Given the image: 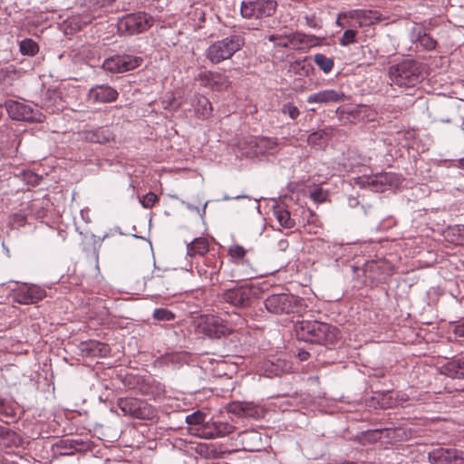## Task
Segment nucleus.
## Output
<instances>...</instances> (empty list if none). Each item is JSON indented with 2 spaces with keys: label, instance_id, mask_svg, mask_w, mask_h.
I'll return each mask as SVG.
<instances>
[{
  "label": "nucleus",
  "instance_id": "obj_52",
  "mask_svg": "<svg viewBox=\"0 0 464 464\" xmlns=\"http://www.w3.org/2000/svg\"><path fill=\"white\" fill-rule=\"evenodd\" d=\"M285 244H286V242H285V241H282V242L280 243V245H285Z\"/></svg>",
  "mask_w": 464,
  "mask_h": 464
},
{
  "label": "nucleus",
  "instance_id": "obj_23",
  "mask_svg": "<svg viewBox=\"0 0 464 464\" xmlns=\"http://www.w3.org/2000/svg\"><path fill=\"white\" fill-rule=\"evenodd\" d=\"M202 419V415L199 411H197L193 414H190L187 416L186 420L187 423L189 425V432L192 435L201 437L200 431H201V425H200V420Z\"/></svg>",
  "mask_w": 464,
  "mask_h": 464
},
{
  "label": "nucleus",
  "instance_id": "obj_3",
  "mask_svg": "<svg viewBox=\"0 0 464 464\" xmlns=\"http://www.w3.org/2000/svg\"><path fill=\"white\" fill-rule=\"evenodd\" d=\"M245 44L244 38L239 34H231L216 41L207 50V57L212 63H219L233 56Z\"/></svg>",
  "mask_w": 464,
  "mask_h": 464
},
{
  "label": "nucleus",
  "instance_id": "obj_16",
  "mask_svg": "<svg viewBox=\"0 0 464 464\" xmlns=\"http://www.w3.org/2000/svg\"><path fill=\"white\" fill-rule=\"evenodd\" d=\"M45 296V291L38 285L23 286L17 293L16 299L19 303L33 304L42 300Z\"/></svg>",
  "mask_w": 464,
  "mask_h": 464
},
{
  "label": "nucleus",
  "instance_id": "obj_28",
  "mask_svg": "<svg viewBox=\"0 0 464 464\" xmlns=\"http://www.w3.org/2000/svg\"><path fill=\"white\" fill-rule=\"evenodd\" d=\"M389 399L391 401L384 402L386 407H394L403 402L407 401L408 397L405 393L396 392V393H388L384 395L383 400Z\"/></svg>",
  "mask_w": 464,
  "mask_h": 464
},
{
  "label": "nucleus",
  "instance_id": "obj_25",
  "mask_svg": "<svg viewBox=\"0 0 464 464\" xmlns=\"http://www.w3.org/2000/svg\"><path fill=\"white\" fill-rule=\"evenodd\" d=\"M314 63L324 72L329 73L334 68V60L323 53H316L314 56Z\"/></svg>",
  "mask_w": 464,
  "mask_h": 464
},
{
  "label": "nucleus",
  "instance_id": "obj_34",
  "mask_svg": "<svg viewBox=\"0 0 464 464\" xmlns=\"http://www.w3.org/2000/svg\"><path fill=\"white\" fill-rule=\"evenodd\" d=\"M203 241L201 238H195L191 243H189L187 246L188 255L189 256H195L196 255H202Z\"/></svg>",
  "mask_w": 464,
  "mask_h": 464
},
{
  "label": "nucleus",
  "instance_id": "obj_42",
  "mask_svg": "<svg viewBox=\"0 0 464 464\" xmlns=\"http://www.w3.org/2000/svg\"><path fill=\"white\" fill-rule=\"evenodd\" d=\"M157 199H158V197L154 193L150 192L142 197V198L140 199V203L144 208H151L155 204Z\"/></svg>",
  "mask_w": 464,
  "mask_h": 464
},
{
  "label": "nucleus",
  "instance_id": "obj_21",
  "mask_svg": "<svg viewBox=\"0 0 464 464\" xmlns=\"http://www.w3.org/2000/svg\"><path fill=\"white\" fill-rule=\"evenodd\" d=\"M274 215L281 227L285 228L294 227L295 220L291 218L290 212L288 210L277 208L274 210Z\"/></svg>",
  "mask_w": 464,
  "mask_h": 464
},
{
  "label": "nucleus",
  "instance_id": "obj_38",
  "mask_svg": "<svg viewBox=\"0 0 464 464\" xmlns=\"http://www.w3.org/2000/svg\"><path fill=\"white\" fill-rule=\"evenodd\" d=\"M290 44L292 50H301L302 48V33H292L289 34Z\"/></svg>",
  "mask_w": 464,
  "mask_h": 464
},
{
  "label": "nucleus",
  "instance_id": "obj_47",
  "mask_svg": "<svg viewBox=\"0 0 464 464\" xmlns=\"http://www.w3.org/2000/svg\"><path fill=\"white\" fill-rule=\"evenodd\" d=\"M187 207L191 210H196L198 213H199V208L198 207H192L190 204H187Z\"/></svg>",
  "mask_w": 464,
  "mask_h": 464
},
{
  "label": "nucleus",
  "instance_id": "obj_22",
  "mask_svg": "<svg viewBox=\"0 0 464 464\" xmlns=\"http://www.w3.org/2000/svg\"><path fill=\"white\" fill-rule=\"evenodd\" d=\"M83 345L84 350L92 356H104L109 352V348L106 344L96 341H90Z\"/></svg>",
  "mask_w": 464,
  "mask_h": 464
},
{
  "label": "nucleus",
  "instance_id": "obj_29",
  "mask_svg": "<svg viewBox=\"0 0 464 464\" xmlns=\"http://www.w3.org/2000/svg\"><path fill=\"white\" fill-rule=\"evenodd\" d=\"M20 51L23 54L32 56L38 52V45L32 39H24L20 43Z\"/></svg>",
  "mask_w": 464,
  "mask_h": 464
},
{
  "label": "nucleus",
  "instance_id": "obj_45",
  "mask_svg": "<svg viewBox=\"0 0 464 464\" xmlns=\"http://www.w3.org/2000/svg\"><path fill=\"white\" fill-rule=\"evenodd\" d=\"M204 79H205V86H208V85L212 86V85L218 84V82H222V81H223V78L221 76H218V81L212 82V80L209 78V75L206 74V73H205Z\"/></svg>",
  "mask_w": 464,
  "mask_h": 464
},
{
  "label": "nucleus",
  "instance_id": "obj_39",
  "mask_svg": "<svg viewBox=\"0 0 464 464\" xmlns=\"http://www.w3.org/2000/svg\"><path fill=\"white\" fill-rule=\"evenodd\" d=\"M228 253L233 259L241 260L246 255V250L241 246L234 245L229 247Z\"/></svg>",
  "mask_w": 464,
  "mask_h": 464
},
{
  "label": "nucleus",
  "instance_id": "obj_46",
  "mask_svg": "<svg viewBox=\"0 0 464 464\" xmlns=\"http://www.w3.org/2000/svg\"><path fill=\"white\" fill-rule=\"evenodd\" d=\"M342 20H339L338 19L336 20V24L337 25H339L340 27H344L345 25L347 26H350V27H353V25L350 23H347V24H344L343 23L341 22Z\"/></svg>",
  "mask_w": 464,
  "mask_h": 464
},
{
  "label": "nucleus",
  "instance_id": "obj_40",
  "mask_svg": "<svg viewBox=\"0 0 464 464\" xmlns=\"http://www.w3.org/2000/svg\"><path fill=\"white\" fill-rule=\"evenodd\" d=\"M282 112L287 114L292 120H295L300 114L299 109L291 103L285 104Z\"/></svg>",
  "mask_w": 464,
  "mask_h": 464
},
{
  "label": "nucleus",
  "instance_id": "obj_48",
  "mask_svg": "<svg viewBox=\"0 0 464 464\" xmlns=\"http://www.w3.org/2000/svg\"><path fill=\"white\" fill-rule=\"evenodd\" d=\"M299 356H300L301 360H305L308 356V353L304 352V353H299Z\"/></svg>",
  "mask_w": 464,
  "mask_h": 464
},
{
  "label": "nucleus",
  "instance_id": "obj_51",
  "mask_svg": "<svg viewBox=\"0 0 464 464\" xmlns=\"http://www.w3.org/2000/svg\"><path fill=\"white\" fill-rule=\"evenodd\" d=\"M81 26H82L81 24H76L75 27L73 28V30H79V29H81Z\"/></svg>",
  "mask_w": 464,
  "mask_h": 464
},
{
  "label": "nucleus",
  "instance_id": "obj_12",
  "mask_svg": "<svg viewBox=\"0 0 464 464\" xmlns=\"http://www.w3.org/2000/svg\"><path fill=\"white\" fill-rule=\"evenodd\" d=\"M252 295V289L248 286L242 285L237 288L228 289L222 295L225 302L235 306L246 305L248 304Z\"/></svg>",
  "mask_w": 464,
  "mask_h": 464
},
{
  "label": "nucleus",
  "instance_id": "obj_8",
  "mask_svg": "<svg viewBox=\"0 0 464 464\" xmlns=\"http://www.w3.org/2000/svg\"><path fill=\"white\" fill-rule=\"evenodd\" d=\"M6 110L9 116L12 119L17 121L43 122L45 119L43 112H41L38 109H34L31 105L21 102H7Z\"/></svg>",
  "mask_w": 464,
  "mask_h": 464
},
{
  "label": "nucleus",
  "instance_id": "obj_5",
  "mask_svg": "<svg viewBox=\"0 0 464 464\" xmlns=\"http://www.w3.org/2000/svg\"><path fill=\"white\" fill-rule=\"evenodd\" d=\"M237 147L242 156L255 158L260 155L274 153L276 142L267 137L249 136L241 140Z\"/></svg>",
  "mask_w": 464,
  "mask_h": 464
},
{
  "label": "nucleus",
  "instance_id": "obj_6",
  "mask_svg": "<svg viewBox=\"0 0 464 464\" xmlns=\"http://www.w3.org/2000/svg\"><path fill=\"white\" fill-rule=\"evenodd\" d=\"M276 5V2L273 0H244L240 5V13L244 18L261 20L274 14Z\"/></svg>",
  "mask_w": 464,
  "mask_h": 464
},
{
  "label": "nucleus",
  "instance_id": "obj_13",
  "mask_svg": "<svg viewBox=\"0 0 464 464\" xmlns=\"http://www.w3.org/2000/svg\"><path fill=\"white\" fill-rule=\"evenodd\" d=\"M117 97V91L109 85H97L92 88L88 93V99L92 102H114Z\"/></svg>",
  "mask_w": 464,
  "mask_h": 464
},
{
  "label": "nucleus",
  "instance_id": "obj_10",
  "mask_svg": "<svg viewBox=\"0 0 464 464\" xmlns=\"http://www.w3.org/2000/svg\"><path fill=\"white\" fill-rule=\"evenodd\" d=\"M153 24L152 17L145 13H135L127 14L120 22V29L135 34L149 29Z\"/></svg>",
  "mask_w": 464,
  "mask_h": 464
},
{
  "label": "nucleus",
  "instance_id": "obj_35",
  "mask_svg": "<svg viewBox=\"0 0 464 464\" xmlns=\"http://www.w3.org/2000/svg\"><path fill=\"white\" fill-rule=\"evenodd\" d=\"M356 31L353 29H347L343 32V36L340 38V44L347 46L351 44L355 43Z\"/></svg>",
  "mask_w": 464,
  "mask_h": 464
},
{
  "label": "nucleus",
  "instance_id": "obj_17",
  "mask_svg": "<svg viewBox=\"0 0 464 464\" xmlns=\"http://www.w3.org/2000/svg\"><path fill=\"white\" fill-rule=\"evenodd\" d=\"M234 427L225 422H208L205 423V439H212L215 437H223L231 433Z\"/></svg>",
  "mask_w": 464,
  "mask_h": 464
},
{
  "label": "nucleus",
  "instance_id": "obj_32",
  "mask_svg": "<svg viewBox=\"0 0 464 464\" xmlns=\"http://www.w3.org/2000/svg\"><path fill=\"white\" fill-rule=\"evenodd\" d=\"M224 453L225 451L222 450L220 446H218L215 443H205V459H216L220 457Z\"/></svg>",
  "mask_w": 464,
  "mask_h": 464
},
{
  "label": "nucleus",
  "instance_id": "obj_31",
  "mask_svg": "<svg viewBox=\"0 0 464 464\" xmlns=\"http://www.w3.org/2000/svg\"><path fill=\"white\" fill-rule=\"evenodd\" d=\"M414 41L418 42L425 50H432L436 46V41L425 33L421 34L419 32L418 36Z\"/></svg>",
  "mask_w": 464,
  "mask_h": 464
},
{
  "label": "nucleus",
  "instance_id": "obj_4",
  "mask_svg": "<svg viewBox=\"0 0 464 464\" xmlns=\"http://www.w3.org/2000/svg\"><path fill=\"white\" fill-rule=\"evenodd\" d=\"M265 306L276 314L301 312L304 307V300L289 293L274 294L265 300Z\"/></svg>",
  "mask_w": 464,
  "mask_h": 464
},
{
  "label": "nucleus",
  "instance_id": "obj_18",
  "mask_svg": "<svg viewBox=\"0 0 464 464\" xmlns=\"http://www.w3.org/2000/svg\"><path fill=\"white\" fill-rule=\"evenodd\" d=\"M62 98L55 91H48L43 102L42 108L47 112L53 113L63 109Z\"/></svg>",
  "mask_w": 464,
  "mask_h": 464
},
{
  "label": "nucleus",
  "instance_id": "obj_2",
  "mask_svg": "<svg viewBox=\"0 0 464 464\" xmlns=\"http://www.w3.org/2000/svg\"><path fill=\"white\" fill-rule=\"evenodd\" d=\"M295 332L299 339L318 344L334 343L338 338L336 327L318 321L298 322Z\"/></svg>",
  "mask_w": 464,
  "mask_h": 464
},
{
  "label": "nucleus",
  "instance_id": "obj_49",
  "mask_svg": "<svg viewBox=\"0 0 464 464\" xmlns=\"http://www.w3.org/2000/svg\"><path fill=\"white\" fill-rule=\"evenodd\" d=\"M457 332L459 334V335L464 336V327L463 328H459L457 330Z\"/></svg>",
  "mask_w": 464,
  "mask_h": 464
},
{
  "label": "nucleus",
  "instance_id": "obj_11",
  "mask_svg": "<svg viewBox=\"0 0 464 464\" xmlns=\"http://www.w3.org/2000/svg\"><path fill=\"white\" fill-rule=\"evenodd\" d=\"M428 458L432 464H464V452L455 449L437 448Z\"/></svg>",
  "mask_w": 464,
  "mask_h": 464
},
{
  "label": "nucleus",
  "instance_id": "obj_1",
  "mask_svg": "<svg viewBox=\"0 0 464 464\" xmlns=\"http://www.w3.org/2000/svg\"><path fill=\"white\" fill-rule=\"evenodd\" d=\"M390 84L400 89L416 86L425 75V68L412 60H404L389 68Z\"/></svg>",
  "mask_w": 464,
  "mask_h": 464
},
{
  "label": "nucleus",
  "instance_id": "obj_26",
  "mask_svg": "<svg viewBox=\"0 0 464 464\" xmlns=\"http://www.w3.org/2000/svg\"><path fill=\"white\" fill-rule=\"evenodd\" d=\"M227 411L239 417H247L251 415V408L241 402H232L227 405Z\"/></svg>",
  "mask_w": 464,
  "mask_h": 464
},
{
  "label": "nucleus",
  "instance_id": "obj_15",
  "mask_svg": "<svg viewBox=\"0 0 464 464\" xmlns=\"http://www.w3.org/2000/svg\"><path fill=\"white\" fill-rule=\"evenodd\" d=\"M229 334V329L221 318L213 314H205V335L219 338Z\"/></svg>",
  "mask_w": 464,
  "mask_h": 464
},
{
  "label": "nucleus",
  "instance_id": "obj_24",
  "mask_svg": "<svg viewBox=\"0 0 464 464\" xmlns=\"http://www.w3.org/2000/svg\"><path fill=\"white\" fill-rule=\"evenodd\" d=\"M118 405H119L120 409L121 410V411L125 415H131V416L139 417V414H138L139 406H138V402L135 400L121 399V400H119Z\"/></svg>",
  "mask_w": 464,
  "mask_h": 464
},
{
  "label": "nucleus",
  "instance_id": "obj_44",
  "mask_svg": "<svg viewBox=\"0 0 464 464\" xmlns=\"http://www.w3.org/2000/svg\"><path fill=\"white\" fill-rule=\"evenodd\" d=\"M305 22L309 27H312V28H320L321 27L320 22L315 18L314 15H313V16L306 15Z\"/></svg>",
  "mask_w": 464,
  "mask_h": 464
},
{
  "label": "nucleus",
  "instance_id": "obj_9",
  "mask_svg": "<svg viewBox=\"0 0 464 464\" xmlns=\"http://www.w3.org/2000/svg\"><path fill=\"white\" fill-rule=\"evenodd\" d=\"M143 59L130 54L115 55L104 60L102 67L105 71L113 73L125 72L134 70L142 64Z\"/></svg>",
  "mask_w": 464,
  "mask_h": 464
},
{
  "label": "nucleus",
  "instance_id": "obj_30",
  "mask_svg": "<svg viewBox=\"0 0 464 464\" xmlns=\"http://www.w3.org/2000/svg\"><path fill=\"white\" fill-rule=\"evenodd\" d=\"M328 132L325 130H319L311 133L307 141L311 145H318L321 146L327 139Z\"/></svg>",
  "mask_w": 464,
  "mask_h": 464
},
{
  "label": "nucleus",
  "instance_id": "obj_7",
  "mask_svg": "<svg viewBox=\"0 0 464 464\" xmlns=\"http://www.w3.org/2000/svg\"><path fill=\"white\" fill-rule=\"evenodd\" d=\"M357 184L362 187H369L376 192H382L398 187L401 184V177L395 173L383 172L372 176L359 177Z\"/></svg>",
  "mask_w": 464,
  "mask_h": 464
},
{
  "label": "nucleus",
  "instance_id": "obj_37",
  "mask_svg": "<svg viewBox=\"0 0 464 464\" xmlns=\"http://www.w3.org/2000/svg\"><path fill=\"white\" fill-rule=\"evenodd\" d=\"M153 316L157 320L169 321L174 318V314L169 310L158 308L154 310Z\"/></svg>",
  "mask_w": 464,
  "mask_h": 464
},
{
  "label": "nucleus",
  "instance_id": "obj_27",
  "mask_svg": "<svg viewBox=\"0 0 464 464\" xmlns=\"http://www.w3.org/2000/svg\"><path fill=\"white\" fill-rule=\"evenodd\" d=\"M450 375L453 378H464V357L449 363Z\"/></svg>",
  "mask_w": 464,
  "mask_h": 464
},
{
  "label": "nucleus",
  "instance_id": "obj_19",
  "mask_svg": "<svg viewBox=\"0 0 464 464\" xmlns=\"http://www.w3.org/2000/svg\"><path fill=\"white\" fill-rule=\"evenodd\" d=\"M85 138L92 142L104 143L112 139V133L108 129L99 128L87 131Z\"/></svg>",
  "mask_w": 464,
  "mask_h": 464
},
{
  "label": "nucleus",
  "instance_id": "obj_50",
  "mask_svg": "<svg viewBox=\"0 0 464 464\" xmlns=\"http://www.w3.org/2000/svg\"><path fill=\"white\" fill-rule=\"evenodd\" d=\"M459 166L462 169H464V159H461L459 161Z\"/></svg>",
  "mask_w": 464,
  "mask_h": 464
},
{
  "label": "nucleus",
  "instance_id": "obj_14",
  "mask_svg": "<svg viewBox=\"0 0 464 464\" xmlns=\"http://www.w3.org/2000/svg\"><path fill=\"white\" fill-rule=\"evenodd\" d=\"M345 98V95L343 92L334 90V89H327L323 90L321 92L310 94L307 97V102L308 103H323L327 104L331 102H343Z\"/></svg>",
  "mask_w": 464,
  "mask_h": 464
},
{
  "label": "nucleus",
  "instance_id": "obj_33",
  "mask_svg": "<svg viewBox=\"0 0 464 464\" xmlns=\"http://www.w3.org/2000/svg\"><path fill=\"white\" fill-rule=\"evenodd\" d=\"M289 34H270L268 40L275 43L276 45L291 49Z\"/></svg>",
  "mask_w": 464,
  "mask_h": 464
},
{
  "label": "nucleus",
  "instance_id": "obj_36",
  "mask_svg": "<svg viewBox=\"0 0 464 464\" xmlns=\"http://www.w3.org/2000/svg\"><path fill=\"white\" fill-rule=\"evenodd\" d=\"M302 48H310L320 44V39L314 35L302 34Z\"/></svg>",
  "mask_w": 464,
  "mask_h": 464
},
{
  "label": "nucleus",
  "instance_id": "obj_43",
  "mask_svg": "<svg viewBox=\"0 0 464 464\" xmlns=\"http://www.w3.org/2000/svg\"><path fill=\"white\" fill-rule=\"evenodd\" d=\"M381 21V18L379 20H376L374 18V15L372 14V15H366L365 17H362V21H359V24L358 26L359 27H362L363 25H370V24H375L376 22H379Z\"/></svg>",
  "mask_w": 464,
  "mask_h": 464
},
{
  "label": "nucleus",
  "instance_id": "obj_20",
  "mask_svg": "<svg viewBox=\"0 0 464 464\" xmlns=\"http://www.w3.org/2000/svg\"><path fill=\"white\" fill-rule=\"evenodd\" d=\"M374 15V18L376 20L380 19V14L376 11L372 10H352L346 13L339 14H338V21L350 18V19H358L362 21V17H365L366 15Z\"/></svg>",
  "mask_w": 464,
  "mask_h": 464
},
{
  "label": "nucleus",
  "instance_id": "obj_41",
  "mask_svg": "<svg viewBox=\"0 0 464 464\" xmlns=\"http://www.w3.org/2000/svg\"><path fill=\"white\" fill-rule=\"evenodd\" d=\"M310 198L316 203H323L326 200L327 193L320 188L314 189Z\"/></svg>",
  "mask_w": 464,
  "mask_h": 464
}]
</instances>
